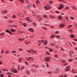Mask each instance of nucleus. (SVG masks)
Instances as JSON below:
<instances>
[{
  "label": "nucleus",
  "mask_w": 77,
  "mask_h": 77,
  "mask_svg": "<svg viewBox=\"0 0 77 77\" xmlns=\"http://www.w3.org/2000/svg\"><path fill=\"white\" fill-rule=\"evenodd\" d=\"M11 71H12L14 73H17L18 72V70L14 68H11Z\"/></svg>",
  "instance_id": "obj_1"
},
{
  "label": "nucleus",
  "mask_w": 77,
  "mask_h": 77,
  "mask_svg": "<svg viewBox=\"0 0 77 77\" xmlns=\"http://www.w3.org/2000/svg\"><path fill=\"white\" fill-rule=\"evenodd\" d=\"M51 60V57H46L45 59V61L49 62Z\"/></svg>",
  "instance_id": "obj_2"
},
{
  "label": "nucleus",
  "mask_w": 77,
  "mask_h": 77,
  "mask_svg": "<svg viewBox=\"0 0 77 77\" xmlns=\"http://www.w3.org/2000/svg\"><path fill=\"white\" fill-rule=\"evenodd\" d=\"M56 70L55 73H56V74H57V73H59L60 71V68L57 67L56 68Z\"/></svg>",
  "instance_id": "obj_3"
},
{
  "label": "nucleus",
  "mask_w": 77,
  "mask_h": 77,
  "mask_svg": "<svg viewBox=\"0 0 77 77\" xmlns=\"http://www.w3.org/2000/svg\"><path fill=\"white\" fill-rule=\"evenodd\" d=\"M47 6H48V7H47V6H44V8L45 9H51V6H50V5L49 4L47 5Z\"/></svg>",
  "instance_id": "obj_4"
},
{
  "label": "nucleus",
  "mask_w": 77,
  "mask_h": 77,
  "mask_svg": "<svg viewBox=\"0 0 77 77\" xmlns=\"http://www.w3.org/2000/svg\"><path fill=\"white\" fill-rule=\"evenodd\" d=\"M65 24L60 23L59 25V27H60V28H63V27H65Z\"/></svg>",
  "instance_id": "obj_5"
},
{
  "label": "nucleus",
  "mask_w": 77,
  "mask_h": 77,
  "mask_svg": "<svg viewBox=\"0 0 77 77\" xmlns=\"http://www.w3.org/2000/svg\"><path fill=\"white\" fill-rule=\"evenodd\" d=\"M2 12L3 14H6V13H8V11H7L6 10H4L2 11Z\"/></svg>",
  "instance_id": "obj_6"
},
{
  "label": "nucleus",
  "mask_w": 77,
  "mask_h": 77,
  "mask_svg": "<svg viewBox=\"0 0 77 77\" xmlns=\"http://www.w3.org/2000/svg\"><path fill=\"white\" fill-rule=\"evenodd\" d=\"M68 32L70 33H72V32H73V29H70L68 30Z\"/></svg>",
  "instance_id": "obj_7"
},
{
  "label": "nucleus",
  "mask_w": 77,
  "mask_h": 77,
  "mask_svg": "<svg viewBox=\"0 0 77 77\" xmlns=\"http://www.w3.org/2000/svg\"><path fill=\"white\" fill-rule=\"evenodd\" d=\"M7 33H9L11 35H12V32H11L10 31H9V30H8V29H7L6 30V31H5Z\"/></svg>",
  "instance_id": "obj_8"
},
{
  "label": "nucleus",
  "mask_w": 77,
  "mask_h": 77,
  "mask_svg": "<svg viewBox=\"0 0 77 77\" xmlns=\"http://www.w3.org/2000/svg\"><path fill=\"white\" fill-rule=\"evenodd\" d=\"M31 51L32 53H35V54H36V53H37V51L34 50L33 49H31Z\"/></svg>",
  "instance_id": "obj_9"
},
{
  "label": "nucleus",
  "mask_w": 77,
  "mask_h": 77,
  "mask_svg": "<svg viewBox=\"0 0 77 77\" xmlns=\"http://www.w3.org/2000/svg\"><path fill=\"white\" fill-rule=\"evenodd\" d=\"M29 31L31 32H34V29L31 28H29Z\"/></svg>",
  "instance_id": "obj_10"
},
{
  "label": "nucleus",
  "mask_w": 77,
  "mask_h": 77,
  "mask_svg": "<svg viewBox=\"0 0 77 77\" xmlns=\"http://www.w3.org/2000/svg\"><path fill=\"white\" fill-rule=\"evenodd\" d=\"M58 20H62V19H63V17L61 16H60L58 17Z\"/></svg>",
  "instance_id": "obj_11"
},
{
  "label": "nucleus",
  "mask_w": 77,
  "mask_h": 77,
  "mask_svg": "<svg viewBox=\"0 0 77 77\" xmlns=\"http://www.w3.org/2000/svg\"><path fill=\"white\" fill-rule=\"evenodd\" d=\"M55 45H56V44L54 43H52L50 44V45L52 47H54Z\"/></svg>",
  "instance_id": "obj_12"
},
{
  "label": "nucleus",
  "mask_w": 77,
  "mask_h": 77,
  "mask_svg": "<svg viewBox=\"0 0 77 77\" xmlns=\"http://www.w3.org/2000/svg\"><path fill=\"white\" fill-rule=\"evenodd\" d=\"M55 38H56L57 39H59L60 38V36L59 35H56L55 36Z\"/></svg>",
  "instance_id": "obj_13"
},
{
  "label": "nucleus",
  "mask_w": 77,
  "mask_h": 77,
  "mask_svg": "<svg viewBox=\"0 0 77 77\" xmlns=\"http://www.w3.org/2000/svg\"><path fill=\"white\" fill-rule=\"evenodd\" d=\"M26 74H28V75H30V71L29 70H26Z\"/></svg>",
  "instance_id": "obj_14"
},
{
  "label": "nucleus",
  "mask_w": 77,
  "mask_h": 77,
  "mask_svg": "<svg viewBox=\"0 0 77 77\" xmlns=\"http://www.w3.org/2000/svg\"><path fill=\"white\" fill-rule=\"evenodd\" d=\"M70 36L71 38H74V34H72L70 35Z\"/></svg>",
  "instance_id": "obj_15"
},
{
  "label": "nucleus",
  "mask_w": 77,
  "mask_h": 77,
  "mask_svg": "<svg viewBox=\"0 0 77 77\" xmlns=\"http://www.w3.org/2000/svg\"><path fill=\"white\" fill-rule=\"evenodd\" d=\"M60 8H64V5L63 4H60Z\"/></svg>",
  "instance_id": "obj_16"
},
{
  "label": "nucleus",
  "mask_w": 77,
  "mask_h": 77,
  "mask_svg": "<svg viewBox=\"0 0 77 77\" xmlns=\"http://www.w3.org/2000/svg\"><path fill=\"white\" fill-rule=\"evenodd\" d=\"M31 69L33 72H36V70L35 69L32 68Z\"/></svg>",
  "instance_id": "obj_17"
},
{
  "label": "nucleus",
  "mask_w": 77,
  "mask_h": 77,
  "mask_svg": "<svg viewBox=\"0 0 77 77\" xmlns=\"http://www.w3.org/2000/svg\"><path fill=\"white\" fill-rule=\"evenodd\" d=\"M43 43L45 45H47V41H43Z\"/></svg>",
  "instance_id": "obj_18"
},
{
  "label": "nucleus",
  "mask_w": 77,
  "mask_h": 77,
  "mask_svg": "<svg viewBox=\"0 0 77 77\" xmlns=\"http://www.w3.org/2000/svg\"><path fill=\"white\" fill-rule=\"evenodd\" d=\"M72 8L74 9L75 11L77 10V8H76V7H75V6H72Z\"/></svg>",
  "instance_id": "obj_19"
},
{
  "label": "nucleus",
  "mask_w": 77,
  "mask_h": 77,
  "mask_svg": "<svg viewBox=\"0 0 77 77\" xmlns=\"http://www.w3.org/2000/svg\"><path fill=\"white\" fill-rule=\"evenodd\" d=\"M26 60H27L28 61H30L31 60V59L30 58V57H27V58H26Z\"/></svg>",
  "instance_id": "obj_20"
},
{
  "label": "nucleus",
  "mask_w": 77,
  "mask_h": 77,
  "mask_svg": "<svg viewBox=\"0 0 77 77\" xmlns=\"http://www.w3.org/2000/svg\"><path fill=\"white\" fill-rule=\"evenodd\" d=\"M18 16H19V17H24V15H23L22 14L19 13L18 14Z\"/></svg>",
  "instance_id": "obj_21"
},
{
  "label": "nucleus",
  "mask_w": 77,
  "mask_h": 77,
  "mask_svg": "<svg viewBox=\"0 0 77 77\" xmlns=\"http://www.w3.org/2000/svg\"><path fill=\"white\" fill-rule=\"evenodd\" d=\"M60 61L62 63H65L66 62L65 60L63 59H61Z\"/></svg>",
  "instance_id": "obj_22"
},
{
  "label": "nucleus",
  "mask_w": 77,
  "mask_h": 77,
  "mask_svg": "<svg viewBox=\"0 0 77 77\" xmlns=\"http://www.w3.org/2000/svg\"><path fill=\"white\" fill-rule=\"evenodd\" d=\"M48 50L50 52H52L53 51V49L50 48H48Z\"/></svg>",
  "instance_id": "obj_23"
},
{
  "label": "nucleus",
  "mask_w": 77,
  "mask_h": 77,
  "mask_svg": "<svg viewBox=\"0 0 77 77\" xmlns=\"http://www.w3.org/2000/svg\"><path fill=\"white\" fill-rule=\"evenodd\" d=\"M43 17H44V18H46L48 17V16H47V15L45 14L43 15Z\"/></svg>",
  "instance_id": "obj_24"
},
{
  "label": "nucleus",
  "mask_w": 77,
  "mask_h": 77,
  "mask_svg": "<svg viewBox=\"0 0 77 77\" xmlns=\"http://www.w3.org/2000/svg\"><path fill=\"white\" fill-rule=\"evenodd\" d=\"M54 36H56L55 35H53L51 36V38L52 39H53V38H54Z\"/></svg>",
  "instance_id": "obj_25"
},
{
  "label": "nucleus",
  "mask_w": 77,
  "mask_h": 77,
  "mask_svg": "<svg viewBox=\"0 0 77 77\" xmlns=\"http://www.w3.org/2000/svg\"><path fill=\"white\" fill-rule=\"evenodd\" d=\"M74 60V59L70 58L69 59V62H72Z\"/></svg>",
  "instance_id": "obj_26"
},
{
  "label": "nucleus",
  "mask_w": 77,
  "mask_h": 77,
  "mask_svg": "<svg viewBox=\"0 0 77 77\" xmlns=\"http://www.w3.org/2000/svg\"><path fill=\"white\" fill-rule=\"evenodd\" d=\"M65 71H70V69L66 68L65 69Z\"/></svg>",
  "instance_id": "obj_27"
},
{
  "label": "nucleus",
  "mask_w": 77,
  "mask_h": 77,
  "mask_svg": "<svg viewBox=\"0 0 77 77\" xmlns=\"http://www.w3.org/2000/svg\"><path fill=\"white\" fill-rule=\"evenodd\" d=\"M27 52H28V53H32V49H31L30 50H28L27 51Z\"/></svg>",
  "instance_id": "obj_28"
},
{
  "label": "nucleus",
  "mask_w": 77,
  "mask_h": 77,
  "mask_svg": "<svg viewBox=\"0 0 77 77\" xmlns=\"http://www.w3.org/2000/svg\"><path fill=\"white\" fill-rule=\"evenodd\" d=\"M42 28L43 29H44L45 30H47V28H46L45 27H42Z\"/></svg>",
  "instance_id": "obj_29"
},
{
  "label": "nucleus",
  "mask_w": 77,
  "mask_h": 77,
  "mask_svg": "<svg viewBox=\"0 0 77 77\" xmlns=\"http://www.w3.org/2000/svg\"><path fill=\"white\" fill-rule=\"evenodd\" d=\"M50 17L51 18H55L56 17H53L52 15H50Z\"/></svg>",
  "instance_id": "obj_30"
},
{
  "label": "nucleus",
  "mask_w": 77,
  "mask_h": 77,
  "mask_svg": "<svg viewBox=\"0 0 77 77\" xmlns=\"http://www.w3.org/2000/svg\"><path fill=\"white\" fill-rule=\"evenodd\" d=\"M41 66H42V68H45V65L44 64H42L41 65Z\"/></svg>",
  "instance_id": "obj_31"
},
{
  "label": "nucleus",
  "mask_w": 77,
  "mask_h": 77,
  "mask_svg": "<svg viewBox=\"0 0 77 77\" xmlns=\"http://www.w3.org/2000/svg\"><path fill=\"white\" fill-rule=\"evenodd\" d=\"M69 44V46H70V47H71L72 46V45L69 43V42H66V44Z\"/></svg>",
  "instance_id": "obj_32"
},
{
  "label": "nucleus",
  "mask_w": 77,
  "mask_h": 77,
  "mask_svg": "<svg viewBox=\"0 0 77 77\" xmlns=\"http://www.w3.org/2000/svg\"><path fill=\"white\" fill-rule=\"evenodd\" d=\"M5 53L6 54H9V51H5Z\"/></svg>",
  "instance_id": "obj_33"
},
{
  "label": "nucleus",
  "mask_w": 77,
  "mask_h": 77,
  "mask_svg": "<svg viewBox=\"0 0 77 77\" xmlns=\"http://www.w3.org/2000/svg\"><path fill=\"white\" fill-rule=\"evenodd\" d=\"M2 35V36H3L5 35V33L2 32L0 33V36Z\"/></svg>",
  "instance_id": "obj_34"
},
{
  "label": "nucleus",
  "mask_w": 77,
  "mask_h": 77,
  "mask_svg": "<svg viewBox=\"0 0 77 77\" xmlns=\"http://www.w3.org/2000/svg\"><path fill=\"white\" fill-rule=\"evenodd\" d=\"M2 70L3 71H8V69H2Z\"/></svg>",
  "instance_id": "obj_35"
},
{
  "label": "nucleus",
  "mask_w": 77,
  "mask_h": 77,
  "mask_svg": "<svg viewBox=\"0 0 77 77\" xmlns=\"http://www.w3.org/2000/svg\"><path fill=\"white\" fill-rule=\"evenodd\" d=\"M29 58H30V59H31V60H32V61H34V59H33V57H30Z\"/></svg>",
  "instance_id": "obj_36"
},
{
  "label": "nucleus",
  "mask_w": 77,
  "mask_h": 77,
  "mask_svg": "<svg viewBox=\"0 0 77 77\" xmlns=\"http://www.w3.org/2000/svg\"><path fill=\"white\" fill-rule=\"evenodd\" d=\"M25 68V66H23L21 68L20 70L21 71H22V70H23V69H24V68Z\"/></svg>",
  "instance_id": "obj_37"
},
{
  "label": "nucleus",
  "mask_w": 77,
  "mask_h": 77,
  "mask_svg": "<svg viewBox=\"0 0 77 77\" xmlns=\"http://www.w3.org/2000/svg\"><path fill=\"white\" fill-rule=\"evenodd\" d=\"M6 74L7 75H8V74H12V73L10 72H7L6 73Z\"/></svg>",
  "instance_id": "obj_38"
},
{
  "label": "nucleus",
  "mask_w": 77,
  "mask_h": 77,
  "mask_svg": "<svg viewBox=\"0 0 77 77\" xmlns=\"http://www.w3.org/2000/svg\"><path fill=\"white\" fill-rule=\"evenodd\" d=\"M32 66H35L36 68H38V66L36 65L35 64H33V65H32Z\"/></svg>",
  "instance_id": "obj_39"
},
{
  "label": "nucleus",
  "mask_w": 77,
  "mask_h": 77,
  "mask_svg": "<svg viewBox=\"0 0 77 77\" xmlns=\"http://www.w3.org/2000/svg\"><path fill=\"white\" fill-rule=\"evenodd\" d=\"M23 60V58H19V62H21V61Z\"/></svg>",
  "instance_id": "obj_40"
},
{
  "label": "nucleus",
  "mask_w": 77,
  "mask_h": 77,
  "mask_svg": "<svg viewBox=\"0 0 77 77\" xmlns=\"http://www.w3.org/2000/svg\"><path fill=\"white\" fill-rule=\"evenodd\" d=\"M33 25L34 26V27H36V24L35 23H33Z\"/></svg>",
  "instance_id": "obj_41"
},
{
  "label": "nucleus",
  "mask_w": 77,
  "mask_h": 77,
  "mask_svg": "<svg viewBox=\"0 0 77 77\" xmlns=\"http://www.w3.org/2000/svg\"><path fill=\"white\" fill-rule=\"evenodd\" d=\"M59 33V31H56L55 32V34H58V33Z\"/></svg>",
  "instance_id": "obj_42"
},
{
  "label": "nucleus",
  "mask_w": 77,
  "mask_h": 77,
  "mask_svg": "<svg viewBox=\"0 0 77 77\" xmlns=\"http://www.w3.org/2000/svg\"><path fill=\"white\" fill-rule=\"evenodd\" d=\"M11 30L12 32H15V31H16V30H14L12 29H11Z\"/></svg>",
  "instance_id": "obj_43"
},
{
  "label": "nucleus",
  "mask_w": 77,
  "mask_h": 77,
  "mask_svg": "<svg viewBox=\"0 0 77 77\" xmlns=\"http://www.w3.org/2000/svg\"><path fill=\"white\" fill-rule=\"evenodd\" d=\"M42 41H43V40H42L41 41L38 40V42L39 43H42Z\"/></svg>",
  "instance_id": "obj_44"
},
{
  "label": "nucleus",
  "mask_w": 77,
  "mask_h": 77,
  "mask_svg": "<svg viewBox=\"0 0 77 77\" xmlns=\"http://www.w3.org/2000/svg\"><path fill=\"white\" fill-rule=\"evenodd\" d=\"M11 52L12 53H16L17 52L16 51H12Z\"/></svg>",
  "instance_id": "obj_45"
},
{
  "label": "nucleus",
  "mask_w": 77,
  "mask_h": 77,
  "mask_svg": "<svg viewBox=\"0 0 77 77\" xmlns=\"http://www.w3.org/2000/svg\"><path fill=\"white\" fill-rule=\"evenodd\" d=\"M68 64V63H65L63 65V66H66Z\"/></svg>",
  "instance_id": "obj_46"
},
{
  "label": "nucleus",
  "mask_w": 77,
  "mask_h": 77,
  "mask_svg": "<svg viewBox=\"0 0 77 77\" xmlns=\"http://www.w3.org/2000/svg\"><path fill=\"white\" fill-rule=\"evenodd\" d=\"M4 77V75L3 74H0V77Z\"/></svg>",
  "instance_id": "obj_47"
},
{
  "label": "nucleus",
  "mask_w": 77,
  "mask_h": 77,
  "mask_svg": "<svg viewBox=\"0 0 77 77\" xmlns=\"http://www.w3.org/2000/svg\"><path fill=\"white\" fill-rule=\"evenodd\" d=\"M71 27H72V25H70L68 26V29H70Z\"/></svg>",
  "instance_id": "obj_48"
},
{
  "label": "nucleus",
  "mask_w": 77,
  "mask_h": 77,
  "mask_svg": "<svg viewBox=\"0 0 77 77\" xmlns=\"http://www.w3.org/2000/svg\"><path fill=\"white\" fill-rule=\"evenodd\" d=\"M13 18L14 19L16 18V16L15 15H14L13 16Z\"/></svg>",
  "instance_id": "obj_49"
},
{
  "label": "nucleus",
  "mask_w": 77,
  "mask_h": 77,
  "mask_svg": "<svg viewBox=\"0 0 77 77\" xmlns=\"http://www.w3.org/2000/svg\"><path fill=\"white\" fill-rule=\"evenodd\" d=\"M19 50L20 51H23V50L21 48H19Z\"/></svg>",
  "instance_id": "obj_50"
},
{
  "label": "nucleus",
  "mask_w": 77,
  "mask_h": 77,
  "mask_svg": "<svg viewBox=\"0 0 77 77\" xmlns=\"http://www.w3.org/2000/svg\"><path fill=\"white\" fill-rule=\"evenodd\" d=\"M19 1L22 2V3H24V0H19Z\"/></svg>",
  "instance_id": "obj_51"
},
{
  "label": "nucleus",
  "mask_w": 77,
  "mask_h": 77,
  "mask_svg": "<svg viewBox=\"0 0 77 77\" xmlns=\"http://www.w3.org/2000/svg\"><path fill=\"white\" fill-rule=\"evenodd\" d=\"M46 54H48V55H50V52H46Z\"/></svg>",
  "instance_id": "obj_52"
},
{
  "label": "nucleus",
  "mask_w": 77,
  "mask_h": 77,
  "mask_svg": "<svg viewBox=\"0 0 77 77\" xmlns=\"http://www.w3.org/2000/svg\"><path fill=\"white\" fill-rule=\"evenodd\" d=\"M17 69L18 70H20V65H19L18 66Z\"/></svg>",
  "instance_id": "obj_53"
},
{
  "label": "nucleus",
  "mask_w": 77,
  "mask_h": 77,
  "mask_svg": "<svg viewBox=\"0 0 77 77\" xmlns=\"http://www.w3.org/2000/svg\"><path fill=\"white\" fill-rule=\"evenodd\" d=\"M25 63L26 65H29V63H27V61L25 62Z\"/></svg>",
  "instance_id": "obj_54"
},
{
  "label": "nucleus",
  "mask_w": 77,
  "mask_h": 77,
  "mask_svg": "<svg viewBox=\"0 0 77 77\" xmlns=\"http://www.w3.org/2000/svg\"><path fill=\"white\" fill-rule=\"evenodd\" d=\"M72 44L73 45H75L76 44V43H75V42H72Z\"/></svg>",
  "instance_id": "obj_55"
},
{
  "label": "nucleus",
  "mask_w": 77,
  "mask_h": 77,
  "mask_svg": "<svg viewBox=\"0 0 77 77\" xmlns=\"http://www.w3.org/2000/svg\"><path fill=\"white\" fill-rule=\"evenodd\" d=\"M23 26H24V27H26V26H27V24H26V23H24L23 24Z\"/></svg>",
  "instance_id": "obj_56"
},
{
  "label": "nucleus",
  "mask_w": 77,
  "mask_h": 77,
  "mask_svg": "<svg viewBox=\"0 0 77 77\" xmlns=\"http://www.w3.org/2000/svg\"><path fill=\"white\" fill-rule=\"evenodd\" d=\"M39 3V0H37L36 3L37 4H38Z\"/></svg>",
  "instance_id": "obj_57"
},
{
  "label": "nucleus",
  "mask_w": 77,
  "mask_h": 77,
  "mask_svg": "<svg viewBox=\"0 0 77 77\" xmlns=\"http://www.w3.org/2000/svg\"><path fill=\"white\" fill-rule=\"evenodd\" d=\"M65 9H69V7L67 6L65 8Z\"/></svg>",
  "instance_id": "obj_58"
},
{
  "label": "nucleus",
  "mask_w": 77,
  "mask_h": 77,
  "mask_svg": "<svg viewBox=\"0 0 77 77\" xmlns=\"http://www.w3.org/2000/svg\"><path fill=\"white\" fill-rule=\"evenodd\" d=\"M46 64L47 68H48V67H49V66L48 65V64L47 63H46Z\"/></svg>",
  "instance_id": "obj_59"
},
{
  "label": "nucleus",
  "mask_w": 77,
  "mask_h": 77,
  "mask_svg": "<svg viewBox=\"0 0 77 77\" xmlns=\"http://www.w3.org/2000/svg\"><path fill=\"white\" fill-rule=\"evenodd\" d=\"M27 6L29 8H31V5H28Z\"/></svg>",
  "instance_id": "obj_60"
},
{
  "label": "nucleus",
  "mask_w": 77,
  "mask_h": 77,
  "mask_svg": "<svg viewBox=\"0 0 77 77\" xmlns=\"http://www.w3.org/2000/svg\"><path fill=\"white\" fill-rule=\"evenodd\" d=\"M70 19H71V20H74V17H70Z\"/></svg>",
  "instance_id": "obj_61"
},
{
  "label": "nucleus",
  "mask_w": 77,
  "mask_h": 77,
  "mask_svg": "<svg viewBox=\"0 0 77 77\" xmlns=\"http://www.w3.org/2000/svg\"><path fill=\"white\" fill-rule=\"evenodd\" d=\"M70 53H71V54H72L74 53V52L71 51H70Z\"/></svg>",
  "instance_id": "obj_62"
},
{
  "label": "nucleus",
  "mask_w": 77,
  "mask_h": 77,
  "mask_svg": "<svg viewBox=\"0 0 77 77\" xmlns=\"http://www.w3.org/2000/svg\"><path fill=\"white\" fill-rule=\"evenodd\" d=\"M58 56V55H57V54H56L54 56V57H57Z\"/></svg>",
  "instance_id": "obj_63"
},
{
  "label": "nucleus",
  "mask_w": 77,
  "mask_h": 77,
  "mask_svg": "<svg viewBox=\"0 0 77 77\" xmlns=\"http://www.w3.org/2000/svg\"><path fill=\"white\" fill-rule=\"evenodd\" d=\"M59 77H63V75H61L59 76Z\"/></svg>",
  "instance_id": "obj_64"
}]
</instances>
